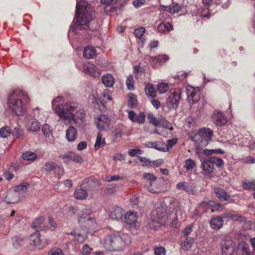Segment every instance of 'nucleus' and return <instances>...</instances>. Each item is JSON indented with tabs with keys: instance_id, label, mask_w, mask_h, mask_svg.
I'll return each instance as SVG.
<instances>
[{
	"instance_id": "17",
	"label": "nucleus",
	"mask_w": 255,
	"mask_h": 255,
	"mask_svg": "<svg viewBox=\"0 0 255 255\" xmlns=\"http://www.w3.org/2000/svg\"><path fill=\"white\" fill-rule=\"evenodd\" d=\"M81 186H83L84 188L87 190L88 192V191H94L97 189L99 184L97 180L87 178L83 181Z\"/></svg>"
},
{
	"instance_id": "25",
	"label": "nucleus",
	"mask_w": 255,
	"mask_h": 255,
	"mask_svg": "<svg viewBox=\"0 0 255 255\" xmlns=\"http://www.w3.org/2000/svg\"><path fill=\"white\" fill-rule=\"evenodd\" d=\"M224 221L220 216H215L212 217L210 221V226L212 229L218 230L223 225Z\"/></svg>"
},
{
	"instance_id": "13",
	"label": "nucleus",
	"mask_w": 255,
	"mask_h": 255,
	"mask_svg": "<svg viewBox=\"0 0 255 255\" xmlns=\"http://www.w3.org/2000/svg\"><path fill=\"white\" fill-rule=\"evenodd\" d=\"M83 70L85 73L93 77H98L101 75V72L97 67L90 62H87L83 65Z\"/></svg>"
},
{
	"instance_id": "45",
	"label": "nucleus",
	"mask_w": 255,
	"mask_h": 255,
	"mask_svg": "<svg viewBox=\"0 0 255 255\" xmlns=\"http://www.w3.org/2000/svg\"><path fill=\"white\" fill-rule=\"evenodd\" d=\"M23 239L19 237L15 236L11 238L12 244L14 248H18L21 247Z\"/></svg>"
},
{
	"instance_id": "61",
	"label": "nucleus",
	"mask_w": 255,
	"mask_h": 255,
	"mask_svg": "<svg viewBox=\"0 0 255 255\" xmlns=\"http://www.w3.org/2000/svg\"><path fill=\"white\" fill-rule=\"evenodd\" d=\"M154 250L155 255H165V250L162 247H156Z\"/></svg>"
},
{
	"instance_id": "18",
	"label": "nucleus",
	"mask_w": 255,
	"mask_h": 255,
	"mask_svg": "<svg viewBox=\"0 0 255 255\" xmlns=\"http://www.w3.org/2000/svg\"><path fill=\"white\" fill-rule=\"evenodd\" d=\"M214 124L218 126H222L227 122V119L225 115L220 111L215 112L212 116Z\"/></svg>"
},
{
	"instance_id": "7",
	"label": "nucleus",
	"mask_w": 255,
	"mask_h": 255,
	"mask_svg": "<svg viewBox=\"0 0 255 255\" xmlns=\"http://www.w3.org/2000/svg\"><path fill=\"white\" fill-rule=\"evenodd\" d=\"M143 178L146 180L145 187L151 193H159L161 190L160 182L157 180V178L150 173H145Z\"/></svg>"
},
{
	"instance_id": "24",
	"label": "nucleus",
	"mask_w": 255,
	"mask_h": 255,
	"mask_svg": "<svg viewBox=\"0 0 255 255\" xmlns=\"http://www.w3.org/2000/svg\"><path fill=\"white\" fill-rule=\"evenodd\" d=\"M214 191L216 197L221 201H229L231 199V196L229 195L223 189L220 187L215 188Z\"/></svg>"
},
{
	"instance_id": "36",
	"label": "nucleus",
	"mask_w": 255,
	"mask_h": 255,
	"mask_svg": "<svg viewBox=\"0 0 255 255\" xmlns=\"http://www.w3.org/2000/svg\"><path fill=\"white\" fill-rule=\"evenodd\" d=\"M147 119L148 122L154 126L158 127L160 126L159 120L157 119L152 113L150 112L147 114Z\"/></svg>"
},
{
	"instance_id": "56",
	"label": "nucleus",
	"mask_w": 255,
	"mask_h": 255,
	"mask_svg": "<svg viewBox=\"0 0 255 255\" xmlns=\"http://www.w3.org/2000/svg\"><path fill=\"white\" fill-rule=\"evenodd\" d=\"M231 220L234 221L244 222L245 220V218L240 214H235L234 211H232Z\"/></svg>"
},
{
	"instance_id": "49",
	"label": "nucleus",
	"mask_w": 255,
	"mask_h": 255,
	"mask_svg": "<svg viewBox=\"0 0 255 255\" xmlns=\"http://www.w3.org/2000/svg\"><path fill=\"white\" fill-rule=\"evenodd\" d=\"M177 138H173L167 141V144L164 143V148L168 149L167 152L171 148L173 147L177 142Z\"/></svg>"
},
{
	"instance_id": "21",
	"label": "nucleus",
	"mask_w": 255,
	"mask_h": 255,
	"mask_svg": "<svg viewBox=\"0 0 255 255\" xmlns=\"http://www.w3.org/2000/svg\"><path fill=\"white\" fill-rule=\"evenodd\" d=\"M201 167L205 175L210 174L214 170V164L212 160L205 159L202 162Z\"/></svg>"
},
{
	"instance_id": "15",
	"label": "nucleus",
	"mask_w": 255,
	"mask_h": 255,
	"mask_svg": "<svg viewBox=\"0 0 255 255\" xmlns=\"http://www.w3.org/2000/svg\"><path fill=\"white\" fill-rule=\"evenodd\" d=\"M128 118L133 123L142 124L145 122V115L144 112H140L136 114L133 110L128 112Z\"/></svg>"
},
{
	"instance_id": "14",
	"label": "nucleus",
	"mask_w": 255,
	"mask_h": 255,
	"mask_svg": "<svg viewBox=\"0 0 255 255\" xmlns=\"http://www.w3.org/2000/svg\"><path fill=\"white\" fill-rule=\"evenodd\" d=\"M2 200L6 204L17 203L20 200L19 194L13 190H9L5 193V195Z\"/></svg>"
},
{
	"instance_id": "5",
	"label": "nucleus",
	"mask_w": 255,
	"mask_h": 255,
	"mask_svg": "<svg viewBox=\"0 0 255 255\" xmlns=\"http://www.w3.org/2000/svg\"><path fill=\"white\" fill-rule=\"evenodd\" d=\"M213 131L210 128H200L197 134L191 137V139L199 146L205 147L211 141Z\"/></svg>"
},
{
	"instance_id": "39",
	"label": "nucleus",
	"mask_w": 255,
	"mask_h": 255,
	"mask_svg": "<svg viewBox=\"0 0 255 255\" xmlns=\"http://www.w3.org/2000/svg\"><path fill=\"white\" fill-rule=\"evenodd\" d=\"M23 131L21 126L16 124V126L14 127V129L11 133L15 138H18L23 134Z\"/></svg>"
},
{
	"instance_id": "10",
	"label": "nucleus",
	"mask_w": 255,
	"mask_h": 255,
	"mask_svg": "<svg viewBox=\"0 0 255 255\" xmlns=\"http://www.w3.org/2000/svg\"><path fill=\"white\" fill-rule=\"evenodd\" d=\"M169 60V56L166 54H160L156 56H149L148 61L150 65L154 68L159 67Z\"/></svg>"
},
{
	"instance_id": "16",
	"label": "nucleus",
	"mask_w": 255,
	"mask_h": 255,
	"mask_svg": "<svg viewBox=\"0 0 255 255\" xmlns=\"http://www.w3.org/2000/svg\"><path fill=\"white\" fill-rule=\"evenodd\" d=\"M196 186L194 183L181 182H179L176 188L179 190H183L190 194H194L196 191Z\"/></svg>"
},
{
	"instance_id": "43",
	"label": "nucleus",
	"mask_w": 255,
	"mask_h": 255,
	"mask_svg": "<svg viewBox=\"0 0 255 255\" xmlns=\"http://www.w3.org/2000/svg\"><path fill=\"white\" fill-rule=\"evenodd\" d=\"M251 136L245 138L244 142L243 143L244 146L249 147L251 149L255 148V141H253Z\"/></svg>"
},
{
	"instance_id": "20",
	"label": "nucleus",
	"mask_w": 255,
	"mask_h": 255,
	"mask_svg": "<svg viewBox=\"0 0 255 255\" xmlns=\"http://www.w3.org/2000/svg\"><path fill=\"white\" fill-rule=\"evenodd\" d=\"M144 145L146 147L154 148L162 152H167L168 150L164 148V142L161 141H157L155 142L148 141L146 142Z\"/></svg>"
},
{
	"instance_id": "2",
	"label": "nucleus",
	"mask_w": 255,
	"mask_h": 255,
	"mask_svg": "<svg viewBox=\"0 0 255 255\" xmlns=\"http://www.w3.org/2000/svg\"><path fill=\"white\" fill-rule=\"evenodd\" d=\"M76 17L78 24L72 25L70 29L74 32L80 29L82 25L89 27L88 23L93 20L94 12L91 5L84 0H77Z\"/></svg>"
},
{
	"instance_id": "62",
	"label": "nucleus",
	"mask_w": 255,
	"mask_h": 255,
	"mask_svg": "<svg viewBox=\"0 0 255 255\" xmlns=\"http://www.w3.org/2000/svg\"><path fill=\"white\" fill-rule=\"evenodd\" d=\"M70 151L65 153L64 154L60 155L59 158L63 160V162L65 163H68L70 160Z\"/></svg>"
},
{
	"instance_id": "37",
	"label": "nucleus",
	"mask_w": 255,
	"mask_h": 255,
	"mask_svg": "<svg viewBox=\"0 0 255 255\" xmlns=\"http://www.w3.org/2000/svg\"><path fill=\"white\" fill-rule=\"evenodd\" d=\"M144 90L147 96L151 97H155L156 96V91L152 84H147L145 87Z\"/></svg>"
},
{
	"instance_id": "11",
	"label": "nucleus",
	"mask_w": 255,
	"mask_h": 255,
	"mask_svg": "<svg viewBox=\"0 0 255 255\" xmlns=\"http://www.w3.org/2000/svg\"><path fill=\"white\" fill-rule=\"evenodd\" d=\"M111 120L106 115H101L98 116L95 123L97 128L100 130H107L109 129Z\"/></svg>"
},
{
	"instance_id": "54",
	"label": "nucleus",
	"mask_w": 255,
	"mask_h": 255,
	"mask_svg": "<svg viewBox=\"0 0 255 255\" xmlns=\"http://www.w3.org/2000/svg\"><path fill=\"white\" fill-rule=\"evenodd\" d=\"M13 190L17 192L20 197V194L24 193L26 191L27 187L25 185L22 184L16 186L15 189Z\"/></svg>"
},
{
	"instance_id": "63",
	"label": "nucleus",
	"mask_w": 255,
	"mask_h": 255,
	"mask_svg": "<svg viewBox=\"0 0 255 255\" xmlns=\"http://www.w3.org/2000/svg\"><path fill=\"white\" fill-rule=\"evenodd\" d=\"M92 250V249L90 248L88 245H85L81 250V254L82 255H89Z\"/></svg>"
},
{
	"instance_id": "55",
	"label": "nucleus",
	"mask_w": 255,
	"mask_h": 255,
	"mask_svg": "<svg viewBox=\"0 0 255 255\" xmlns=\"http://www.w3.org/2000/svg\"><path fill=\"white\" fill-rule=\"evenodd\" d=\"M145 28L143 27H139L134 29L133 33L136 37L140 38L143 36Z\"/></svg>"
},
{
	"instance_id": "6",
	"label": "nucleus",
	"mask_w": 255,
	"mask_h": 255,
	"mask_svg": "<svg viewBox=\"0 0 255 255\" xmlns=\"http://www.w3.org/2000/svg\"><path fill=\"white\" fill-rule=\"evenodd\" d=\"M181 99V90L180 88H175L172 90L167 94L166 100V107L169 110H176Z\"/></svg>"
},
{
	"instance_id": "58",
	"label": "nucleus",
	"mask_w": 255,
	"mask_h": 255,
	"mask_svg": "<svg viewBox=\"0 0 255 255\" xmlns=\"http://www.w3.org/2000/svg\"><path fill=\"white\" fill-rule=\"evenodd\" d=\"M137 157L138 158L140 162H142V165L143 166H151V161L149 159L145 157H142L140 156H138Z\"/></svg>"
},
{
	"instance_id": "38",
	"label": "nucleus",
	"mask_w": 255,
	"mask_h": 255,
	"mask_svg": "<svg viewBox=\"0 0 255 255\" xmlns=\"http://www.w3.org/2000/svg\"><path fill=\"white\" fill-rule=\"evenodd\" d=\"M182 9V5L177 2H173L169 6L168 11L171 14H174L178 12Z\"/></svg>"
},
{
	"instance_id": "8",
	"label": "nucleus",
	"mask_w": 255,
	"mask_h": 255,
	"mask_svg": "<svg viewBox=\"0 0 255 255\" xmlns=\"http://www.w3.org/2000/svg\"><path fill=\"white\" fill-rule=\"evenodd\" d=\"M222 255H233L236 248V243L230 237H225L220 242Z\"/></svg>"
},
{
	"instance_id": "29",
	"label": "nucleus",
	"mask_w": 255,
	"mask_h": 255,
	"mask_svg": "<svg viewBox=\"0 0 255 255\" xmlns=\"http://www.w3.org/2000/svg\"><path fill=\"white\" fill-rule=\"evenodd\" d=\"M26 128L28 131L36 132L40 130V124L36 120L34 119L28 122Z\"/></svg>"
},
{
	"instance_id": "59",
	"label": "nucleus",
	"mask_w": 255,
	"mask_h": 255,
	"mask_svg": "<svg viewBox=\"0 0 255 255\" xmlns=\"http://www.w3.org/2000/svg\"><path fill=\"white\" fill-rule=\"evenodd\" d=\"M136 98L134 95L132 94L129 96L128 104L131 108H133L136 106Z\"/></svg>"
},
{
	"instance_id": "42",
	"label": "nucleus",
	"mask_w": 255,
	"mask_h": 255,
	"mask_svg": "<svg viewBox=\"0 0 255 255\" xmlns=\"http://www.w3.org/2000/svg\"><path fill=\"white\" fill-rule=\"evenodd\" d=\"M70 158L71 160L73 161L76 163H82L84 161L83 158L80 154L72 151H70Z\"/></svg>"
},
{
	"instance_id": "19",
	"label": "nucleus",
	"mask_w": 255,
	"mask_h": 255,
	"mask_svg": "<svg viewBox=\"0 0 255 255\" xmlns=\"http://www.w3.org/2000/svg\"><path fill=\"white\" fill-rule=\"evenodd\" d=\"M124 214V211L121 207L115 206L111 209L109 216L112 219L119 220L123 218Z\"/></svg>"
},
{
	"instance_id": "44",
	"label": "nucleus",
	"mask_w": 255,
	"mask_h": 255,
	"mask_svg": "<svg viewBox=\"0 0 255 255\" xmlns=\"http://www.w3.org/2000/svg\"><path fill=\"white\" fill-rule=\"evenodd\" d=\"M53 172L55 176L58 179H60L64 173V170L62 166H59L57 164L56 166H55L54 168Z\"/></svg>"
},
{
	"instance_id": "50",
	"label": "nucleus",
	"mask_w": 255,
	"mask_h": 255,
	"mask_svg": "<svg viewBox=\"0 0 255 255\" xmlns=\"http://www.w3.org/2000/svg\"><path fill=\"white\" fill-rule=\"evenodd\" d=\"M22 158L24 160H33L36 159V155L34 152L26 151L22 154Z\"/></svg>"
},
{
	"instance_id": "41",
	"label": "nucleus",
	"mask_w": 255,
	"mask_h": 255,
	"mask_svg": "<svg viewBox=\"0 0 255 255\" xmlns=\"http://www.w3.org/2000/svg\"><path fill=\"white\" fill-rule=\"evenodd\" d=\"M56 164H57L55 162L53 161L47 162L44 165L42 169L44 171L50 173L52 171H53Z\"/></svg>"
},
{
	"instance_id": "52",
	"label": "nucleus",
	"mask_w": 255,
	"mask_h": 255,
	"mask_svg": "<svg viewBox=\"0 0 255 255\" xmlns=\"http://www.w3.org/2000/svg\"><path fill=\"white\" fill-rule=\"evenodd\" d=\"M168 89V85L165 83H160L157 86V91L159 94H163L167 91Z\"/></svg>"
},
{
	"instance_id": "28",
	"label": "nucleus",
	"mask_w": 255,
	"mask_h": 255,
	"mask_svg": "<svg viewBox=\"0 0 255 255\" xmlns=\"http://www.w3.org/2000/svg\"><path fill=\"white\" fill-rule=\"evenodd\" d=\"M136 213L133 211H129L127 213L125 216V223L128 225H133L137 221Z\"/></svg>"
},
{
	"instance_id": "33",
	"label": "nucleus",
	"mask_w": 255,
	"mask_h": 255,
	"mask_svg": "<svg viewBox=\"0 0 255 255\" xmlns=\"http://www.w3.org/2000/svg\"><path fill=\"white\" fill-rule=\"evenodd\" d=\"M200 206L201 207H207L210 206L214 207L216 211H221L223 209V206L221 204H216L213 201H209V203L203 201L200 204Z\"/></svg>"
},
{
	"instance_id": "48",
	"label": "nucleus",
	"mask_w": 255,
	"mask_h": 255,
	"mask_svg": "<svg viewBox=\"0 0 255 255\" xmlns=\"http://www.w3.org/2000/svg\"><path fill=\"white\" fill-rule=\"evenodd\" d=\"M242 186H243V188L245 190H255V182H254V181H244L243 182Z\"/></svg>"
},
{
	"instance_id": "60",
	"label": "nucleus",
	"mask_w": 255,
	"mask_h": 255,
	"mask_svg": "<svg viewBox=\"0 0 255 255\" xmlns=\"http://www.w3.org/2000/svg\"><path fill=\"white\" fill-rule=\"evenodd\" d=\"M128 154L132 157L135 156L137 154H142L143 150L139 149H131L128 150Z\"/></svg>"
},
{
	"instance_id": "31",
	"label": "nucleus",
	"mask_w": 255,
	"mask_h": 255,
	"mask_svg": "<svg viewBox=\"0 0 255 255\" xmlns=\"http://www.w3.org/2000/svg\"><path fill=\"white\" fill-rule=\"evenodd\" d=\"M172 29V25L169 22H161L157 26V30L160 33H165Z\"/></svg>"
},
{
	"instance_id": "4",
	"label": "nucleus",
	"mask_w": 255,
	"mask_h": 255,
	"mask_svg": "<svg viewBox=\"0 0 255 255\" xmlns=\"http://www.w3.org/2000/svg\"><path fill=\"white\" fill-rule=\"evenodd\" d=\"M131 243L130 238L127 234H113L105 239V245L108 250L113 251H122Z\"/></svg>"
},
{
	"instance_id": "53",
	"label": "nucleus",
	"mask_w": 255,
	"mask_h": 255,
	"mask_svg": "<svg viewBox=\"0 0 255 255\" xmlns=\"http://www.w3.org/2000/svg\"><path fill=\"white\" fill-rule=\"evenodd\" d=\"M126 85L127 86L128 89L130 90H134V81L133 76L131 75H129L127 79L126 80Z\"/></svg>"
},
{
	"instance_id": "26",
	"label": "nucleus",
	"mask_w": 255,
	"mask_h": 255,
	"mask_svg": "<svg viewBox=\"0 0 255 255\" xmlns=\"http://www.w3.org/2000/svg\"><path fill=\"white\" fill-rule=\"evenodd\" d=\"M88 193L87 190L81 186V187L75 190L74 197L77 200H84L87 198Z\"/></svg>"
},
{
	"instance_id": "64",
	"label": "nucleus",
	"mask_w": 255,
	"mask_h": 255,
	"mask_svg": "<svg viewBox=\"0 0 255 255\" xmlns=\"http://www.w3.org/2000/svg\"><path fill=\"white\" fill-rule=\"evenodd\" d=\"M49 255H63L62 251L60 249H54L51 250L49 253Z\"/></svg>"
},
{
	"instance_id": "47",
	"label": "nucleus",
	"mask_w": 255,
	"mask_h": 255,
	"mask_svg": "<svg viewBox=\"0 0 255 255\" xmlns=\"http://www.w3.org/2000/svg\"><path fill=\"white\" fill-rule=\"evenodd\" d=\"M42 131L45 137H49L52 135V130L50 126L48 124H44L42 127Z\"/></svg>"
},
{
	"instance_id": "27",
	"label": "nucleus",
	"mask_w": 255,
	"mask_h": 255,
	"mask_svg": "<svg viewBox=\"0 0 255 255\" xmlns=\"http://www.w3.org/2000/svg\"><path fill=\"white\" fill-rule=\"evenodd\" d=\"M103 84L106 87H112L115 83V78L113 76L110 74L104 75L102 77Z\"/></svg>"
},
{
	"instance_id": "51",
	"label": "nucleus",
	"mask_w": 255,
	"mask_h": 255,
	"mask_svg": "<svg viewBox=\"0 0 255 255\" xmlns=\"http://www.w3.org/2000/svg\"><path fill=\"white\" fill-rule=\"evenodd\" d=\"M90 212V210L87 209H85L82 211L80 213L78 214V215L80 216L79 221H81L82 219L88 221L90 220L91 219V217H89Z\"/></svg>"
},
{
	"instance_id": "30",
	"label": "nucleus",
	"mask_w": 255,
	"mask_h": 255,
	"mask_svg": "<svg viewBox=\"0 0 255 255\" xmlns=\"http://www.w3.org/2000/svg\"><path fill=\"white\" fill-rule=\"evenodd\" d=\"M96 51L93 47L87 46L84 48L83 51V55L85 58H93L96 56Z\"/></svg>"
},
{
	"instance_id": "23",
	"label": "nucleus",
	"mask_w": 255,
	"mask_h": 255,
	"mask_svg": "<svg viewBox=\"0 0 255 255\" xmlns=\"http://www.w3.org/2000/svg\"><path fill=\"white\" fill-rule=\"evenodd\" d=\"M44 221V218L42 216H40L35 219V220L32 223L31 225V227L33 229H36V230L40 231H45L47 230V226H45L43 224V222Z\"/></svg>"
},
{
	"instance_id": "57",
	"label": "nucleus",
	"mask_w": 255,
	"mask_h": 255,
	"mask_svg": "<svg viewBox=\"0 0 255 255\" xmlns=\"http://www.w3.org/2000/svg\"><path fill=\"white\" fill-rule=\"evenodd\" d=\"M62 101H63V97L61 96H59V97H57L54 98L51 102L52 109L54 110L55 109V107L57 105H62V104H59V103H60Z\"/></svg>"
},
{
	"instance_id": "22",
	"label": "nucleus",
	"mask_w": 255,
	"mask_h": 255,
	"mask_svg": "<svg viewBox=\"0 0 255 255\" xmlns=\"http://www.w3.org/2000/svg\"><path fill=\"white\" fill-rule=\"evenodd\" d=\"M66 137L68 141L76 140L78 137L77 129L72 126H70L66 131Z\"/></svg>"
},
{
	"instance_id": "3",
	"label": "nucleus",
	"mask_w": 255,
	"mask_h": 255,
	"mask_svg": "<svg viewBox=\"0 0 255 255\" xmlns=\"http://www.w3.org/2000/svg\"><path fill=\"white\" fill-rule=\"evenodd\" d=\"M28 99L25 92L16 89L8 94L7 105L13 114L17 116H21L24 115L26 112V105L24 101Z\"/></svg>"
},
{
	"instance_id": "12",
	"label": "nucleus",
	"mask_w": 255,
	"mask_h": 255,
	"mask_svg": "<svg viewBox=\"0 0 255 255\" xmlns=\"http://www.w3.org/2000/svg\"><path fill=\"white\" fill-rule=\"evenodd\" d=\"M186 92L190 104H194L198 102L200 99V90L198 88H194L190 86L186 89Z\"/></svg>"
},
{
	"instance_id": "40",
	"label": "nucleus",
	"mask_w": 255,
	"mask_h": 255,
	"mask_svg": "<svg viewBox=\"0 0 255 255\" xmlns=\"http://www.w3.org/2000/svg\"><path fill=\"white\" fill-rule=\"evenodd\" d=\"M196 166V163L194 160L191 159H187L185 161L184 168H185L186 170H191Z\"/></svg>"
},
{
	"instance_id": "34",
	"label": "nucleus",
	"mask_w": 255,
	"mask_h": 255,
	"mask_svg": "<svg viewBox=\"0 0 255 255\" xmlns=\"http://www.w3.org/2000/svg\"><path fill=\"white\" fill-rule=\"evenodd\" d=\"M30 241L31 244L35 246H39L41 243L40 238V234L38 230H36L35 232L31 234L30 236Z\"/></svg>"
},
{
	"instance_id": "35",
	"label": "nucleus",
	"mask_w": 255,
	"mask_h": 255,
	"mask_svg": "<svg viewBox=\"0 0 255 255\" xmlns=\"http://www.w3.org/2000/svg\"><path fill=\"white\" fill-rule=\"evenodd\" d=\"M106 144L104 138H102V135L100 132H98L94 145V148L96 150H98L101 146H103Z\"/></svg>"
},
{
	"instance_id": "46",
	"label": "nucleus",
	"mask_w": 255,
	"mask_h": 255,
	"mask_svg": "<svg viewBox=\"0 0 255 255\" xmlns=\"http://www.w3.org/2000/svg\"><path fill=\"white\" fill-rule=\"evenodd\" d=\"M11 133V130L9 127L5 126L0 129V137H7Z\"/></svg>"
},
{
	"instance_id": "1",
	"label": "nucleus",
	"mask_w": 255,
	"mask_h": 255,
	"mask_svg": "<svg viewBox=\"0 0 255 255\" xmlns=\"http://www.w3.org/2000/svg\"><path fill=\"white\" fill-rule=\"evenodd\" d=\"M53 111L66 125L73 123L80 127L84 121L85 111L78 103L68 102L58 105Z\"/></svg>"
},
{
	"instance_id": "32",
	"label": "nucleus",
	"mask_w": 255,
	"mask_h": 255,
	"mask_svg": "<svg viewBox=\"0 0 255 255\" xmlns=\"http://www.w3.org/2000/svg\"><path fill=\"white\" fill-rule=\"evenodd\" d=\"M238 255H250L249 246L245 242H241L238 245Z\"/></svg>"
},
{
	"instance_id": "9",
	"label": "nucleus",
	"mask_w": 255,
	"mask_h": 255,
	"mask_svg": "<svg viewBox=\"0 0 255 255\" xmlns=\"http://www.w3.org/2000/svg\"><path fill=\"white\" fill-rule=\"evenodd\" d=\"M151 218L153 223L159 225L164 224L167 219L166 209L162 206L156 208L152 212Z\"/></svg>"
}]
</instances>
